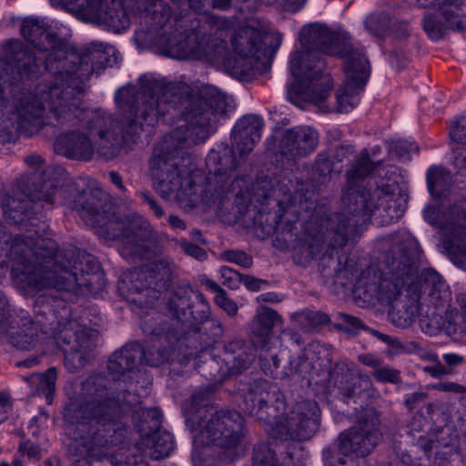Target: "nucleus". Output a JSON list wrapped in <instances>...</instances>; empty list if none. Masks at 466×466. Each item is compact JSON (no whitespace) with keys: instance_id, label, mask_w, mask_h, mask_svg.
I'll use <instances>...</instances> for the list:
<instances>
[{"instance_id":"1","label":"nucleus","mask_w":466,"mask_h":466,"mask_svg":"<svg viewBox=\"0 0 466 466\" xmlns=\"http://www.w3.org/2000/svg\"><path fill=\"white\" fill-rule=\"evenodd\" d=\"M302 36L313 49L299 50L291 55L289 70L291 79L287 86L288 99L300 108L307 104L318 106L328 112L326 105L332 80L323 73L324 63L318 58L317 50L330 56L339 55L344 60L345 80L337 94L338 111L344 113L352 110L360 102L370 76L369 61L361 52L352 48L346 37L331 33L325 27L311 25L304 28Z\"/></svg>"},{"instance_id":"2","label":"nucleus","mask_w":466,"mask_h":466,"mask_svg":"<svg viewBox=\"0 0 466 466\" xmlns=\"http://www.w3.org/2000/svg\"><path fill=\"white\" fill-rule=\"evenodd\" d=\"M228 98L217 91L208 97L180 98L166 91L159 98L150 97L147 102L143 118L153 126L159 115L172 112L181 114L179 124L169 136L175 143L188 145L204 141L209 136V127L228 113Z\"/></svg>"},{"instance_id":"3","label":"nucleus","mask_w":466,"mask_h":466,"mask_svg":"<svg viewBox=\"0 0 466 466\" xmlns=\"http://www.w3.org/2000/svg\"><path fill=\"white\" fill-rule=\"evenodd\" d=\"M279 32L258 21H250L235 32L232 38L234 61L228 57L222 46L198 42L189 52L177 56L179 59H206L209 63H220L242 72L253 68V61L266 57L281 45Z\"/></svg>"},{"instance_id":"4","label":"nucleus","mask_w":466,"mask_h":466,"mask_svg":"<svg viewBox=\"0 0 466 466\" xmlns=\"http://www.w3.org/2000/svg\"><path fill=\"white\" fill-rule=\"evenodd\" d=\"M78 56L67 53L64 46H53V51L46 61V67L54 76L55 84L47 92L41 90L40 102L36 99L23 103L19 114L24 116L37 117L47 106L58 116L76 109L81 101L82 79L76 74V63Z\"/></svg>"},{"instance_id":"5","label":"nucleus","mask_w":466,"mask_h":466,"mask_svg":"<svg viewBox=\"0 0 466 466\" xmlns=\"http://www.w3.org/2000/svg\"><path fill=\"white\" fill-rule=\"evenodd\" d=\"M177 164L172 153H155L151 161V174L160 195L166 198L176 199L185 209L193 208L199 202L208 203L202 187L196 185L193 177H186L177 171Z\"/></svg>"},{"instance_id":"6","label":"nucleus","mask_w":466,"mask_h":466,"mask_svg":"<svg viewBox=\"0 0 466 466\" xmlns=\"http://www.w3.org/2000/svg\"><path fill=\"white\" fill-rule=\"evenodd\" d=\"M377 420L354 427L339 436L337 450L329 456L324 454L326 466H355V460L365 457L380 440Z\"/></svg>"},{"instance_id":"7","label":"nucleus","mask_w":466,"mask_h":466,"mask_svg":"<svg viewBox=\"0 0 466 466\" xmlns=\"http://www.w3.org/2000/svg\"><path fill=\"white\" fill-rule=\"evenodd\" d=\"M69 11L78 19L115 33H121L130 25L129 18L118 0H64Z\"/></svg>"},{"instance_id":"8","label":"nucleus","mask_w":466,"mask_h":466,"mask_svg":"<svg viewBox=\"0 0 466 466\" xmlns=\"http://www.w3.org/2000/svg\"><path fill=\"white\" fill-rule=\"evenodd\" d=\"M242 425L243 419L238 412H223L212 417L205 428L194 435L193 466H206L197 451L199 446L232 447L240 440Z\"/></svg>"},{"instance_id":"9","label":"nucleus","mask_w":466,"mask_h":466,"mask_svg":"<svg viewBox=\"0 0 466 466\" xmlns=\"http://www.w3.org/2000/svg\"><path fill=\"white\" fill-rule=\"evenodd\" d=\"M425 10L423 28L432 40L441 39L448 29H462L461 6L464 0H408Z\"/></svg>"},{"instance_id":"10","label":"nucleus","mask_w":466,"mask_h":466,"mask_svg":"<svg viewBox=\"0 0 466 466\" xmlns=\"http://www.w3.org/2000/svg\"><path fill=\"white\" fill-rule=\"evenodd\" d=\"M142 416L150 419V424L155 430L150 433L146 432L145 427L140 430V448L154 460L167 457L174 449V440L168 431L159 427L160 410L157 408L146 409L142 410Z\"/></svg>"},{"instance_id":"11","label":"nucleus","mask_w":466,"mask_h":466,"mask_svg":"<svg viewBox=\"0 0 466 466\" xmlns=\"http://www.w3.org/2000/svg\"><path fill=\"white\" fill-rule=\"evenodd\" d=\"M263 120L256 115L246 116L235 125L232 136L240 156L249 153L261 137Z\"/></svg>"},{"instance_id":"12","label":"nucleus","mask_w":466,"mask_h":466,"mask_svg":"<svg viewBox=\"0 0 466 466\" xmlns=\"http://www.w3.org/2000/svg\"><path fill=\"white\" fill-rule=\"evenodd\" d=\"M319 408L315 401L309 400L296 407L290 418V428L300 440L308 439L318 427Z\"/></svg>"},{"instance_id":"13","label":"nucleus","mask_w":466,"mask_h":466,"mask_svg":"<svg viewBox=\"0 0 466 466\" xmlns=\"http://www.w3.org/2000/svg\"><path fill=\"white\" fill-rule=\"evenodd\" d=\"M56 149L69 157L87 160L92 157L95 146L90 137L71 132L59 137Z\"/></svg>"},{"instance_id":"14","label":"nucleus","mask_w":466,"mask_h":466,"mask_svg":"<svg viewBox=\"0 0 466 466\" xmlns=\"http://www.w3.org/2000/svg\"><path fill=\"white\" fill-rule=\"evenodd\" d=\"M137 357H143L144 360L151 365L157 366L165 360V358L160 356L157 359H150L147 352H143L141 347L137 344L127 345L121 350L116 352L109 361V370L112 371L124 372L126 370H130Z\"/></svg>"},{"instance_id":"15","label":"nucleus","mask_w":466,"mask_h":466,"mask_svg":"<svg viewBox=\"0 0 466 466\" xmlns=\"http://www.w3.org/2000/svg\"><path fill=\"white\" fill-rule=\"evenodd\" d=\"M285 143L296 155H307L315 149L318 134L309 127H297L287 132Z\"/></svg>"},{"instance_id":"16","label":"nucleus","mask_w":466,"mask_h":466,"mask_svg":"<svg viewBox=\"0 0 466 466\" xmlns=\"http://www.w3.org/2000/svg\"><path fill=\"white\" fill-rule=\"evenodd\" d=\"M370 194L365 188L350 187L347 189L343 197V203L347 206L349 212L353 216H368L372 208L375 207L370 203Z\"/></svg>"},{"instance_id":"17","label":"nucleus","mask_w":466,"mask_h":466,"mask_svg":"<svg viewBox=\"0 0 466 466\" xmlns=\"http://www.w3.org/2000/svg\"><path fill=\"white\" fill-rule=\"evenodd\" d=\"M78 117L81 121H85L89 136L93 135L94 130H97V135L101 139L106 137L109 127L113 125L110 116L102 115L93 110L81 111Z\"/></svg>"},{"instance_id":"18","label":"nucleus","mask_w":466,"mask_h":466,"mask_svg":"<svg viewBox=\"0 0 466 466\" xmlns=\"http://www.w3.org/2000/svg\"><path fill=\"white\" fill-rule=\"evenodd\" d=\"M282 320L279 314L268 308L258 309L256 319L252 321L253 332L260 337L269 334L271 329L281 324Z\"/></svg>"},{"instance_id":"19","label":"nucleus","mask_w":466,"mask_h":466,"mask_svg":"<svg viewBox=\"0 0 466 466\" xmlns=\"http://www.w3.org/2000/svg\"><path fill=\"white\" fill-rule=\"evenodd\" d=\"M427 181L430 193L441 198L449 188L451 175L443 167H431L427 173Z\"/></svg>"},{"instance_id":"20","label":"nucleus","mask_w":466,"mask_h":466,"mask_svg":"<svg viewBox=\"0 0 466 466\" xmlns=\"http://www.w3.org/2000/svg\"><path fill=\"white\" fill-rule=\"evenodd\" d=\"M36 331L37 327L27 321L19 331H10L11 342L20 350H32L37 344Z\"/></svg>"},{"instance_id":"21","label":"nucleus","mask_w":466,"mask_h":466,"mask_svg":"<svg viewBox=\"0 0 466 466\" xmlns=\"http://www.w3.org/2000/svg\"><path fill=\"white\" fill-rule=\"evenodd\" d=\"M56 381V371L55 369H49L44 374H33L28 378V382L32 388L39 394H43L46 401L50 403V396L54 392Z\"/></svg>"},{"instance_id":"22","label":"nucleus","mask_w":466,"mask_h":466,"mask_svg":"<svg viewBox=\"0 0 466 466\" xmlns=\"http://www.w3.org/2000/svg\"><path fill=\"white\" fill-rule=\"evenodd\" d=\"M51 275H53V272L51 271H46L44 273V276L40 277V279H35L30 285L35 289H41L45 288L54 287L59 289H66V282L73 283L76 281V276L75 274L65 270L63 272V275L61 276V280H52Z\"/></svg>"},{"instance_id":"23","label":"nucleus","mask_w":466,"mask_h":466,"mask_svg":"<svg viewBox=\"0 0 466 466\" xmlns=\"http://www.w3.org/2000/svg\"><path fill=\"white\" fill-rule=\"evenodd\" d=\"M451 139L457 143H466V114L452 124L450 131Z\"/></svg>"},{"instance_id":"24","label":"nucleus","mask_w":466,"mask_h":466,"mask_svg":"<svg viewBox=\"0 0 466 466\" xmlns=\"http://www.w3.org/2000/svg\"><path fill=\"white\" fill-rule=\"evenodd\" d=\"M224 260L236 263L243 268H249L252 265V258L246 253L238 250H228L222 254Z\"/></svg>"},{"instance_id":"25","label":"nucleus","mask_w":466,"mask_h":466,"mask_svg":"<svg viewBox=\"0 0 466 466\" xmlns=\"http://www.w3.org/2000/svg\"><path fill=\"white\" fill-rule=\"evenodd\" d=\"M222 283L232 289H238L241 280V275L228 267H222L219 270Z\"/></svg>"},{"instance_id":"26","label":"nucleus","mask_w":466,"mask_h":466,"mask_svg":"<svg viewBox=\"0 0 466 466\" xmlns=\"http://www.w3.org/2000/svg\"><path fill=\"white\" fill-rule=\"evenodd\" d=\"M373 169L372 163L368 157L361 158L357 167L349 172V179L350 183L354 179H358L361 177L368 175Z\"/></svg>"},{"instance_id":"27","label":"nucleus","mask_w":466,"mask_h":466,"mask_svg":"<svg viewBox=\"0 0 466 466\" xmlns=\"http://www.w3.org/2000/svg\"><path fill=\"white\" fill-rule=\"evenodd\" d=\"M21 32L24 37L34 44L35 42V37L37 35H45V38H47V35L44 34L41 27L30 20H26L23 23Z\"/></svg>"},{"instance_id":"28","label":"nucleus","mask_w":466,"mask_h":466,"mask_svg":"<svg viewBox=\"0 0 466 466\" xmlns=\"http://www.w3.org/2000/svg\"><path fill=\"white\" fill-rule=\"evenodd\" d=\"M215 301L218 307L224 309L228 315H235L238 312L237 304L228 299L224 291H218L215 296Z\"/></svg>"},{"instance_id":"29","label":"nucleus","mask_w":466,"mask_h":466,"mask_svg":"<svg viewBox=\"0 0 466 466\" xmlns=\"http://www.w3.org/2000/svg\"><path fill=\"white\" fill-rule=\"evenodd\" d=\"M373 376L380 382H396L399 380V372L388 367L376 370Z\"/></svg>"},{"instance_id":"30","label":"nucleus","mask_w":466,"mask_h":466,"mask_svg":"<svg viewBox=\"0 0 466 466\" xmlns=\"http://www.w3.org/2000/svg\"><path fill=\"white\" fill-rule=\"evenodd\" d=\"M459 244L452 243L451 247V253L453 259L459 263L466 262V233L464 232Z\"/></svg>"},{"instance_id":"31","label":"nucleus","mask_w":466,"mask_h":466,"mask_svg":"<svg viewBox=\"0 0 466 466\" xmlns=\"http://www.w3.org/2000/svg\"><path fill=\"white\" fill-rule=\"evenodd\" d=\"M240 282H242L248 289L252 291L259 290L262 285L266 284V281L248 275L241 276Z\"/></svg>"},{"instance_id":"32","label":"nucleus","mask_w":466,"mask_h":466,"mask_svg":"<svg viewBox=\"0 0 466 466\" xmlns=\"http://www.w3.org/2000/svg\"><path fill=\"white\" fill-rule=\"evenodd\" d=\"M183 249L185 250V252L198 259H203L205 257H206V253L205 251L199 248L198 246L193 244V243H189V242H185L183 243Z\"/></svg>"},{"instance_id":"33","label":"nucleus","mask_w":466,"mask_h":466,"mask_svg":"<svg viewBox=\"0 0 466 466\" xmlns=\"http://www.w3.org/2000/svg\"><path fill=\"white\" fill-rule=\"evenodd\" d=\"M156 270H157V274L161 276V279L169 274V269L166 268L162 263H160L156 264L154 268H147L146 270H141V275L145 277L147 274V272H149L150 279H157V275H153V273H155ZM137 275L140 276V273H137Z\"/></svg>"},{"instance_id":"34","label":"nucleus","mask_w":466,"mask_h":466,"mask_svg":"<svg viewBox=\"0 0 466 466\" xmlns=\"http://www.w3.org/2000/svg\"><path fill=\"white\" fill-rule=\"evenodd\" d=\"M11 410V403L9 397L0 392V423H2Z\"/></svg>"},{"instance_id":"35","label":"nucleus","mask_w":466,"mask_h":466,"mask_svg":"<svg viewBox=\"0 0 466 466\" xmlns=\"http://www.w3.org/2000/svg\"><path fill=\"white\" fill-rule=\"evenodd\" d=\"M342 319L350 331H355L361 327L360 320L353 316L343 314Z\"/></svg>"},{"instance_id":"36","label":"nucleus","mask_w":466,"mask_h":466,"mask_svg":"<svg viewBox=\"0 0 466 466\" xmlns=\"http://www.w3.org/2000/svg\"><path fill=\"white\" fill-rule=\"evenodd\" d=\"M399 147H400V156L405 157L406 155H409L412 152H417L418 147L414 143L407 142V141H400L399 142Z\"/></svg>"},{"instance_id":"37","label":"nucleus","mask_w":466,"mask_h":466,"mask_svg":"<svg viewBox=\"0 0 466 466\" xmlns=\"http://www.w3.org/2000/svg\"><path fill=\"white\" fill-rule=\"evenodd\" d=\"M134 92V88L132 86H126L120 88L116 93V100L117 103H126L127 97L132 95Z\"/></svg>"},{"instance_id":"38","label":"nucleus","mask_w":466,"mask_h":466,"mask_svg":"<svg viewBox=\"0 0 466 466\" xmlns=\"http://www.w3.org/2000/svg\"><path fill=\"white\" fill-rule=\"evenodd\" d=\"M443 360L449 366H458L464 361V358L456 353H446Z\"/></svg>"},{"instance_id":"39","label":"nucleus","mask_w":466,"mask_h":466,"mask_svg":"<svg viewBox=\"0 0 466 466\" xmlns=\"http://www.w3.org/2000/svg\"><path fill=\"white\" fill-rule=\"evenodd\" d=\"M441 390L444 391H454V392H464L465 388L454 382L441 383L437 386Z\"/></svg>"},{"instance_id":"40","label":"nucleus","mask_w":466,"mask_h":466,"mask_svg":"<svg viewBox=\"0 0 466 466\" xmlns=\"http://www.w3.org/2000/svg\"><path fill=\"white\" fill-rule=\"evenodd\" d=\"M267 4H273L275 2H279L282 5H289V6H299L306 3L307 0H263Z\"/></svg>"},{"instance_id":"41","label":"nucleus","mask_w":466,"mask_h":466,"mask_svg":"<svg viewBox=\"0 0 466 466\" xmlns=\"http://www.w3.org/2000/svg\"><path fill=\"white\" fill-rule=\"evenodd\" d=\"M186 305L185 301L182 299H174L170 302V309L174 312L173 316L179 318V309H183Z\"/></svg>"},{"instance_id":"42","label":"nucleus","mask_w":466,"mask_h":466,"mask_svg":"<svg viewBox=\"0 0 466 466\" xmlns=\"http://www.w3.org/2000/svg\"><path fill=\"white\" fill-rule=\"evenodd\" d=\"M217 185L215 186L216 191L221 190L223 191L225 188V185L228 182V177L224 174H218L215 176Z\"/></svg>"},{"instance_id":"43","label":"nucleus","mask_w":466,"mask_h":466,"mask_svg":"<svg viewBox=\"0 0 466 466\" xmlns=\"http://www.w3.org/2000/svg\"><path fill=\"white\" fill-rule=\"evenodd\" d=\"M20 449L23 451H26L27 455L31 458H36L39 455V451L36 446H34V445L28 446L27 443H25L20 446Z\"/></svg>"},{"instance_id":"44","label":"nucleus","mask_w":466,"mask_h":466,"mask_svg":"<svg viewBox=\"0 0 466 466\" xmlns=\"http://www.w3.org/2000/svg\"><path fill=\"white\" fill-rule=\"evenodd\" d=\"M145 199L149 205L150 208L154 211L155 215L157 217H161L164 214L163 209L156 203L155 200L150 198L148 196L145 195Z\"/></svg>"},{"instance_id":"45","label":"nucleus","mask_w":466,"mask_h":466,"mask_svg":"<svg viewBox=\"0 0 466 466\" xmlns=\"http://www.w3.org/2000/svg\"><path fill=\"white\" fill-rule=\"evenodd\" d=\"M143 130V126L140 123L139 125L137 122H132L129 124L128 128L127 130V135L133 137L137 136L140 131Z\"/></svg>"},{"instance_id":"46","label":"nucleus","mask_w":466,"mask_h":466,"mask_svg":"<svg viewBox=\"0 0 466 466\" xmlns=\"http://www.w3.org/2000/svg\"><path fill=\"white\" fill-rule=\"evenodd\" d=\"M168 221L172 228H185L184 222L179 218H177L176 216H170L168 218Z\"/></svg>"},{"instance_id":"47","label":"nucleus","mask_w":466,"mask_h":466,"mask_svg":"<svg viewBox=\"0 0 466 466\" xmlns=\"http://www.w3.org/2000/svg\"><path fill=\"white\" fill-rule=\"evenodd\" d=\"M109 177L113 184H115L119 188H123L122 178L117 173L110 172Z\"/></svg>"},{"instance_id":"48","label":"nucleus","mask_w":466,"mask_h":466,"mask_svg":"<svg viewBox=\"0 0 466 466\" xmlns=\"http://www.w3.org/2000/svg\"><path fill=\"white\" fill-rule=\"evenodd\" d=\"M25 162L29 166H39L43 163V158L40 156H30L26 157Z\"/></svg>"},{"instance_id":"49","label":"nucleus","mask_w":466,"mask_h":466,"mask_svg":"<svg viewBox=\"0 0 466 466\" xmlns=\"http://www.w3.org/2000/svg\"><path fill=\"white\" fill-rule=\"evenodd\" d=\"M53 185H54V183H46L43 186V188L46 190V195L43 196V199H45L46 201H52L53 192L52 193L49 192V189H51V190L54 189Z\"/></svg>"},{"instance_id":"50","label":"nucleus","mask_w":466,"mask_h":466,"mask_svg":"<svg viewBox=\"0 0 466 466\" xmlns=\"http://www.w3.org/2000/svg\"><path fill=\"white\" fill-rule=\"evenodd\" d=\"M258 301L263 300V301L275 302V301H278V299H277V295L272 294V293H268V294H262V295L258 296Z\"/></svg>"},{"instance_id":"51","label":"nucleus","mask_w":466,"mask_h":466,"mask_svg":"<svg viewBox=\"0 0 466 466\" xmlns=\"http://www.w3.org/2000/svg\"><path fill=\"white\" fill-rule=\"evenodd\" d=\"M213 5L217 8L225 10L229 6V0H214Z\"/></svg>"},{"instance_id":"52","label":"nucleus","mask_w":466,"mask_h":466,"mask_svg":"<svg viewBox=\"0 0 466 466\" xmlns=\"http://www.w3.org/2000/svg\"><path fill=\"white\" fill-rule=\"evenodd\" d=\"M454 165L458 167V168H461L463 167H466V156H457L455 158H454Z\"/></svg>"},{"instance_id":"53","label":"nucleus","mask_w":466,"mask_h":466,"mask_svg":"<svg viewBox=\"0 0 466 466\" xmlns=\"http://www.w3.org/2000/svg\"><path fill=\"white\" fill-rule=\"evenodd\" d=\"M360 360L364 364L369 365V366H375L378 363L377 360L371 356H362V357H360Z\"/></svg>"},{"instance_id":"54","label":"nucleus","mask_w":466,"mask_h":466,"mask_svg":"<svg viewBox=\"0 0 466 466\" xmlns=\"http://www.w3.org/2000/svg\"><path fill=\"white\" fill-rule=\"evenodd\" d=\"M207 285H208V287L210 289H212L213 291H215L217 294H218V291H223V290L219 288V286H218L216 282H214V281H212V280H208V281H207Z\"/></svg>"},{"instance_id":"55","label":"nucleus","mask_w":466,"mask_h":466,"mask_svg":"<svg viewBox=\"0 0 466 466\" xmlns=\"http://www.w3.org/2000/svg\"><path fill=\"white\" fill-rule=\"evenodd\" d=\"M458 218L459 219L462 220L463 222L461 224V226H462L463 228L466 226V213H465V209H463L461 213H458Z\"/></svg>"},{"instance_id":"56","label":"nucleus","mask_w":466,"mask_h":466,"mask_svg":"<svg viewBox=\"0 0 466 466\" xmlns=\"http://www.w3.org/2000/svg\"><path fill=\"white\" fill-rule=\"evenodd\" d=\"M127 238L126 236H125V237H123V245H124V247H125L127 249H128V250L130 251V253H132V254H137V249H136V248H133V246H130V247H129V246H127V243H128V242L124 240V238Z\"/></svg>"},{"instance_id":"57","label":"nucleus","mask_w":466,"mask_h":466,"mask_svg":"<svg viewBox=\"0 0 466 466\" xmlns=\"http://www.w3.org/2000/svg\"><path fill=\"white\" fill-rule=\"evenodd\" d=\"M35 360H25L24 362V364L26 366H32L33 364H35Z\"/></svg>"},{"instance_id":"58","label":"nucleus","mask_w":466,"mask_h":466,"mask_svg":"<svg viewBox=\"0 0 466 466\" xmlns=\"http://www.w3.org/2000/svg\"><path fill=\"white\" fill-rule=\"evenodd\" d=\"M111 137L110 132H109V131H107L106 137H104L103 139H101V138H100V140H101V141H100V144H103V140H105V139H106V140H107V139H109V137Z\"/></svg>"},{"instance_id":"59","label":"nucleus","mask_w":466,"mask_h":466,"mask_svg":"<svg viewBox=\"0 0 466 466\" xmlns=\"http://www.w3.org/2000/svg\"><path fill=\"white\" fill-rule=\"evenodd\" d=\"M196 298L201 301L203 300V297L200 294H196Z\"/></svg>"},{"instance_id":"60","label":"nucleus","mask_w":466,"mask_h":466,"mask_svg":"<svg viewBox=\"0 0 466 466\" xmlns=\"http://www.w3.org/2000/svg\"><path fill=\"white\" fill-rule=\"evenodd\" d=\"M0 466H9L5 461H0Z\"/></svg>"},{"instance_id":"61","label":"nucleus","mask_w":466,"mask_h":466,"mask_svg":"<svg viewBox=\"0 0 466 466\" xmlns=\"http://www.w3.org/2000/svg\"><path fill=\"white\" fill-rule=\"evenodd\" d=\"M247 410H248L250 413H252V412H253V410H254V408H253V407H251V408H248H248H247Z\"/></svg>"},{"instance_id":"62","label":"nucleus","mask_w":466,"mask_h":466,"mask_svg":"<svg viewBox=\"0 0 466 466\" xmlns=\"http://www.w3.org/2000/svg\"><path fill=\"white\" fill-rule=\"evenodd\" d=\"M267 452H268V457H271V455H272L271 451L269 450H268Z\"/></svg>"},{"instance_id":"63","label":"nucleus","mask_w":466,"mask_h":466,"mask_svg":"<svg viewBox=\"0 0 466 466\" xmlns=\"http://www.w3.org/2000/svg\"><path fill=\"white\" fill-rule=\"evenodd\" d=\"M76 339L78 342L82 343L81 340H80V337L78 335H76Z\"/></svg>"},{"instance_id":"64","label":"nucleus","mask_w":466,"mask_h":466,"mask_svg":"<svg viewBox=\"0 0 466 466\" xmlns=\"http://www.w3.org/2000/svg\"><path fill=\"white\" fill-rule=\"evenodd\" d=\"M252 360H253V357L248 358V363H250Z\"/></svg>"}]
</instances>
